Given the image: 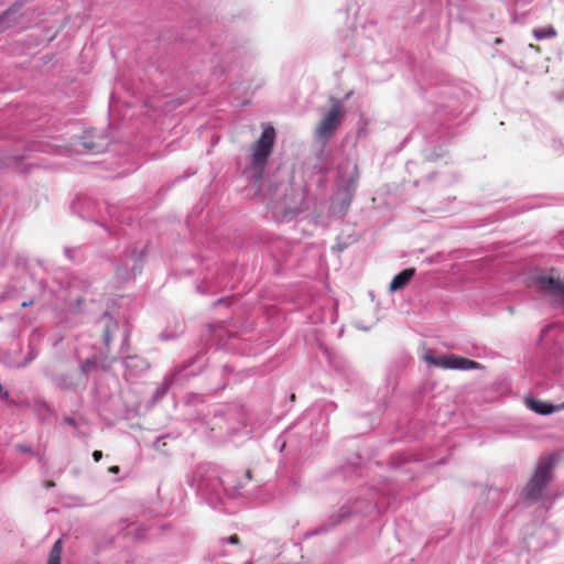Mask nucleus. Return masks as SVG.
I'll return each instance as SVG.
<instances>
[{"instance_id": "nucleus-1", "label": "nucleus", "mask_w": 564, "mask_h": 564, "mask_svg": "<svg viewBox=\"0 0 564 564\" xmlns=\"http://www.w3.org/2000/svg\"><path fill=\"white\" fill-rule=\"evenodd\" d=\"M419 465L417 460L410 459L403 454L392 455L389 460L390 476L379 487H359L347 503L329 514L326 522L307 535L326 533L355 514L368 516L373 512L394 510L400 495V486L415 477Z\"/></svg>"}, {"instance_id": "nucleus-2", "label": "nucleus", "mask_w": 564, "mask_h": 564, "mask_svg": "<svg viewBox=\"0 0 564 564\" xmlns=\"http://www.w3.org/2000/svg\"><path fill=\"white\" fill-rule=\"evenodd\" d=\"M13 265L15 275L11 278L6 288H0V301L13 297L15 293L28 288L25 278L36 283L44 296L55 305L63 304L70 313L85 314V297L75 294L76 290L87 291L89 282L82 280L66 271H59L54 274L51 281L35 280L30 271L29 260L25 254L17 252L13 254Z\"/></svg>"}, {"instance_id": "nucleus-3", "label": "nucleus", "mask_w": 564, "mask_h": 564, "mask_svg": "<svg viewBox=\"0 0 564 564\" xmlns=\"http://www.w3.org/2000/svg\"><path fill=\"white\" fill-rule=\"evenodd\" d=\"M251 470L247 469L242 477L225 470L214 464H203L187 477V484L196 490L197 496L210 508L229 512L227 500L242 496L246 485L251 480Z\"/></svg>"}, {"instance_id": "nucleus-4", "label": "nucleus", "mask_w": 564, "mask_h": 564, "mask_svg": "<svg viewBox=\"0 0 564 564\" xmlns=\"http://www.w3.org/2000/svg\"><path fill=\"white\" fill-rule=\"evenodd\" d=\"M327 425L328 419L318 409H307L275 438L273 447L285 457L307 458L327 442Z\"/></svg>"}, {"instance_id": "nucleus-5", "label": "nucleus", "mask_w": 564, "mask_h": 564, "mask_svg": "<svg viewBox=\"0 0 564 564\" xmlns=\"http://www.w3.org/2000/svg\"><path fill=\"white\" fill-rule=\"evenodd\" d=\"M177 7L182 10L181 20L186 24V32L182 34H174L171 31H165L161 36V42H182L184 44L191 43L188 51L191 54L196 55L202 51V62L209 59V55L214 57L221 56L223 48L216 50V44L209 43L210 53L206 52L205 41L206 21L202 17L203 8L197 6V0H183L177 3Z\"/></svg>"}, {"instance_id": "nucleus-6", "label": "nucleus", "mask_w": 564, "mask_h": 564, "mask_svg": "<svg viewBox=\"0 0 564 564\" xmlns=\"http://www.w3.org/2000/svg\"><path fill=\"white\" fill-rule=\"evenodd\" d=\"M39 145L25 138L15 126L8 122L0 112V171L12 170L25 174L32 165L31 153L39 151Z\"/></svg>"}, {"instance_id": "nucleus-7", "label": "nucleus", "mask_w": 564, "mask_h": 564, "mask_svg": "<svg viewBox=\"0 0 564 564\" xmlns=\"http://www.w3.org/2000/svg\"><path fill=\"white\" fill-rule=\"evenodd\" d=\"M460 113L462 110L456 105H441L435 110L430 130L424 134L422 155L425 161L433 162L445 156L447 142L453 138V122Z\"/></svg>"}, {"instance_id": "nucleus-8", "label": "nucleus", "mask_w": 564, "mask_h": 564, "mask_svg": "<svg viewBox=\"0 0 564 564\" xmlns=\"http://www.w3.org/2000/svg\"><path fill=\"white\" fill-rule=\"evenodd\" d=\"M200 427L214 441H230L246 429L243 409L237 404L220 405L202 417Z\"/></svg>"}, {"instance_id": "nucleus-9", "label": "nucleus", "mask_w": 564, "mask_h": 564, "mask_svg": "<svg viewBox=\"0 0 564 564\" xmlns=\"http://www.w3.org/2000/svg\"><path fill=\"white\" fill-rule=\"evenodd\" d=\"M268 198L275 214L292 220L308 209L303 193L294 189L285 182H267Z\"/></svg>"}, {"instance_id": "nucleus-10", "label": "nucleus", "mask_w": 564, "mask_h": 564, "mask_svg": "<svg viewBox=\"0 0 564 564\" xmlns=\"http://www.w3.org/2000/svg\"><path fill=\"white\" fill-rule=\"evenodd\" d=\"M359 180V170L356 161L346 159L337 166L336 192L332 197V212L345 216L355 197Z\"/></svg>"}, {"instance_id": "nucleus-11", "label": "nucleus", "mask_w": 564, "mask_h": 564, "mask_svg": "<svg viewBox=\"0 0 564 564\" xmlns=\"http://www.w3.org/2000/svg\"><path fill=\"white\" fill-rule=\"evenodd\" d=\"M557 459L558 456L555 453L539 458L531 477L521 491L523 502L534 505L543 499L545 489L553 481Z\"/></svg>"}, {"instance_id": "nucleus-12", "label": "nucleus", "mask_w": 564, "mask_h": 564, "mask_svg": "<svg viewBox=\"0 0 564 564\" xmlns=\"http://www.w3.org/2000/svg\"><path fill=\"white\" fill-rule=\"evenodd\" d=\"M207 365V358L204 352H196L189 358L175 365L164 377L162 383L158 386L149 401L151 405L160 402L174 384L187 381L189 378L197 376Z\"/></svg>"}, {"instance_id": "nucleus-13", "label": "nucleus", "mask_w": 564, "mask_h": 564, "mask_svg": "<svg viewBox=\"0 0 564 564\" xmlns=\"http://www.w3.org/2000/svg\"><path fill=\"white\" fill-rule=\"evenodd\" d=\"M148 256V245L129 246L115 261V276L119 284L133 281L141 274Z\"/></svg>"}, {"instance_id": "nucleus-14", "label": "nucleus", "mask_w": 564, "mask_h": 564, "mask_svg": "<svg viewBox=\"0 0 564 564\" xmlns=\"http://www.w3.org/2000/svg\"><path fill=\"white\" fill-rule=\"evenodd\" d=\"M237 268L229 264H216L207 270L204 278L196 284L197 293L202 295H215L225 290L235 288L234 275Z\"/></svg>"}, {"instance_id": "nucleus-15", "label": "nucleus", "mask_w": 564, "mask_h": 564, "mask_svg": "<svg viewBox=\"0 0 564 564\" xmlns=\"http://www.w3.org/2000/svg\"><path fill=\"white\" fill-rule=\"evenodd\" d=\"M275 138V129L268 124L263 128L261 135L253 145L250 160V173L254 183L261 181L263 177L265 166L274 147Z\"/></svg>"}, {"instance_id": "nucleus-16", "label": "nucleus", "mask_w": 564, "mask_h": 564, "mask_svg": "<svg viewBox=\"0 0 564 564\" xmlns=\"http://www.w3.org/2000/svg\"><path fill=\"white\" fill-rule=\"evenodd\" d=\"M275 138V129L268 124L263 128L261 135L253 145L250 160V173L254 183L261 181L263 177L265 166L274 147Z\"/></svg>"}, {"instance_id": "nucleus-17", "label": "nucleus", "mask_w": 564, "mask_h": 564, "mask_svg": "<svg viewBox=\"0 0 564 564\" xmlns=\"http://www.w3.org/2000/svg\"><path fill=\"white\" fill-rule=\"evenodd\" d=\"M275 138V129L268 124L263 128L261 135L253 145L250 160V173L254 183L261 181L263 177L265 166L274 147Z\"/></svg>"}, {"instance_id": "nucleus-18", "label": "nucleus", "mask_w": 564, "mask_h": 564, "mask_svg": "<svg viewBox=\"0 0 564 564\" xmlns=\"http://www.w3.org/2000/svg\"><path fill=\"white\" fill-rule=\"evenodd\" d=\"M423 359L426 364L443 369L463 371L484 369L480 362L455 354L436 355L434 351L427 350Z\"/></svg>"}, {"instance_id": "nucleus-19", "label": "nucleus", "mask_w": 564, "mask_h": 564, "mask_svg": "<svg viewBox=\"0 0 564 564\" xmlns=\"http://www.w3.org/2000/svg\"><path fill=\"white\" fill-rule=\"evenodd\" d=\"M111 138L106 130L89 129L77 137L74 145L79 154H99L107 151Z\"/></svg>"}, {"instance_id": "nucleus-20", "label": "nucleus", "mask_w": 564, "mask_h": 564, "mask_svg": "<svg viewBox=\"0 0 564 564\" xmlns=\"http://www.w3.org/2000/svg\"><path fill=\"white\" fill-rule=\"evenodd\" d=\"M555 269L549 271H539L530 275L531 284L540 292L553 297L561 299L564 302V280L555 276Z\"/></svg>"}, {"instance_id": "nucleus-21", "label": "nucleus", "mask_w": 564, "mask_h": 564, "mask_svg": "<svg viewBox=\"0 0 564 564\" xmlns=\"http://www.w3.org/2000/svg\"><path fill=\"white\" fill-rule=\"evenodd\" d=\"M270 252L274 260V270L276 274H280L284 269L292 268L291 259L294 253V249L299 248V245H294L285 238L276 237L270 242Z\"/></svg>"}, {"instance_id": "nucleus-22", "label": "nucleus", "mask_w": 564, "mask_h": 564, "mask_svg": "<svg viewBox=\"0 0 564 564\" xmlns=\"http://www.w3.org/2000/svg\"><path fill=\"white\" fill-rule=\"evenodd\" d=\"M370 458L371 455L367 451L358 449L354 457L348 458L347 463L335 473V477L343 478L346 481H352L358 477H362L368 468L367 464L370 463Z\"/></svg>"}, {"instance_id": "nucleus-23", "label": "nucleus", "mask_w": 564, "mask_h": 564, "mask_svg": "<svg viewBox=\"0 0 564 564\" xmlns=\"http://www.w3.org/2000/svg\"><path fill=\"white\" fill-rule=\"evenodd\" d=\"M330 100L332 107L323 117L316 130L317 137L322 140H328L334 134L344 115L343 102L333 97Z\"/></svg>"}, {"instance_id": "nucleus-24", "label": "nucleus", "mask_w": 564, "mask_h": 564, "mask_svg": "<svg viewBox=\"0 0 564 564\" xmlns=\"http://www.w3.org/2000/svg\"><path fill=\"white\" fill-rule=\"evenodd\" d=\"M97 328L101 333L102 344L106 348L110 347V344L117 333L120 330L119 322L105 311L96 322Z\"/></svg>"}, {"instance_id": "nucleus-25", "label": "nucleus", "mask_w": 564, "mask_h": 564, "mask_svg": "<svg viewBox=\"0 0 564 564\" xmlns=\"http://www.w3.org/2000/svg\"><path fill=\"white\" fill-rule=\"evenodd\" d=\"M25 2L15 1L6 11L0 13V32L23 23Z\"/></svg>"}, {"instance_id": "nucleus-26", "label": "nucleus", "mask_w": 564, "mask_h": 564, "mask_svg": "<svg viewBox=\"0 0 564 564\" xmlns=\"http://www.w3.org/2000/svg\"><path fill=\"white\" fill-rule=\"evenodd\" d=\"M540 349L547 362H557L564 355V343L558 339L549 338L542 334Z\"/></svg>"}, {"instance_id": "nucleus-27", "label": "nucleus", "mask_w": 564, "mask_h": 564, "mask_svg": "<svg viewBox=\"0 0 564 564\" xmlns=\"http://www.w3.org/2000/svg\"><path fill=\"white\" fill-rule=\"evenodd\" d=\"M524 403L529 410L539 415H550L564 410V402L554 404L550 401H543L535 397H527Z\"/></svg>"}, {"instance_id": "nucleus-28", "label": "nucleus", "mask_w": 564, "mask_h": 564, "mask_svg": "<svg viewBox=\"0 0 564 564\" xmlns=\"http://www.w3.org/2000/svg\"><path fill=\"white\" fill-rule=\"evenodd\" d=\"M126 370L133 377H138L150 368L149 361L139 355H127L121 357Z\"/></svg>"}, {"instance_id": "nucleus-29", "label": "nucleus", "mask_w": 564, "mask_h": 564, "mask_svg": "<svg viewBox=\"0 0 564 564\" xmlns=\"http://www.w3.org/2000/svg\"><path fill=\"white\" fill-rule=\"evenodd\" d=\"M329 367L344 378H349L352 370L348 360L336 351L325 350Z\"/></svg>"}, {"instance_id": "nucleus-30", "label": "nucleus", "mask_w": 564, "mask_h": 564, "mask_svg": "<svg viewBox=\"0 0 564 564\" xmlns=\"http://www.w3.org/2000/svg\"><path fill=\"white\" fill-rule=\"evenodd\" d=\"M258 53L257 46L250 42L249 40L237 43L230 50H226L225 54L228 58H243V57H254Z\"/></svg>"}, {"instance_id": "nucleus-31", "label": "nucleus", "mask_w": 564, "mask_h": 564, "mask_svg": "<svg viewBox=\"0 0 564 564\" xmlns=\"http://www.w3.org/2000/svg\"><path fill=\"white\" fill-rule=\"evenodd\" d=\"M50 379L52 380L56 389L63 391L76 392L79 388V383L77 382L75 376L72 373H51Z\"/></svg>"}, {"instance_id": "nucleus-32", "label": "nucleus", "mask_w": 564, "mask_h": 564, "mask_svg": "<svg viewBox=\"0 0 564 564\" xmlns=\"http://www.w3.org/2000/svg\"><path fill=\"white\" fill-rule=\"evenodd\" d=\"M415 273V268H405L398 272L390 282V292L395 293L398 291L403 290L414 278Z\"/></svg>"}, {"instance_id": "nucleus-33", "label": "nucleus", "mask_w": 564, "mask_h": 564, "mask_svg": "<svg viewBox=\"0 0 564 564\" xmlns=\"http://www.w3.org/2000/svg\"><path fill=\"white\" fill-rule=\"evenodd\" d=\"M33 412L41 422H47L55 414L53 406L43 398L37 397L33 401Z\"/></svg>"}, {"instance_id": "nucleus-34", "label": "nucleus", "mask_w": 564, "mask_h": 564, "mask_svg": "<svg viewBox=\"0 0 564 564\" xmlns=\"http://www.w3.org/2000/svg\"><path fill=\"white\" fill-rule=\"evenodd\" d=\"M328 169L322 165H315L312 170L310 182H306L305 188L310 191L313 185L317 188H323L327 184Z\"/></svg>"}, {"instance_id": "nucleus-35", "label": "nucleus", "mask_w": 564, "mask_h": 564, "mask_svg": "<svg viewBox=\"0 0 564 564\" xmlns=\"http://www.w3.org/2000/svg\"><path fill=\"white\" fill-rule=\"evenodd\" d=\"M63 542L61 539L56 540L52 545L46 564H62Z\"/></svg>"}, {"instance_id": "nucleus-36", "label": "nucleus", "mask_w": 564, "mask_h": 564, "mask_svg": "<svg viewBox=\"0 0 564 564\" xmlns=\"http://www.w3.org/2000/svg\"><path fill=\"white\" fill-rule=\"evenodd\" d=\"M98 367V358L96 356H91L89 358H86L85 360L80 361L79 364V370L82 376L88 377V375L93 371H95Z\"/></svg>"}, {"instance_id": "nucleus-37", "label": "nucleus", "mask_w": 564, "mask_h": 564, "mask_svg": "<svg viewBox=\"0 0 564 564\" xmlns=\"http://www.w3.org/2000/svg\"><path fill=\"white\" fill-rule=\"evenodd\" d=\"M533 36L538 41H542V40H546V39H552V37L556 36V30L554 29L553 25H546V26H543V28H535L533 30Z\"/></svg>"}, {"instance_id": "nucleus-38", "label": "nucleus", "mask_w": 564, "mask_h": 564, "mask_svg": "<svg viewBox=\"0 0 564 564\" xmlns=\"http://www.w3.org/2000/svg\"><path fill=\"white\" fill-rule=\"evenodd\" d=\"M64 254L69 261L74 263H80L82 261H84L82 247H65Z\"/></svg>"}, {"instance_id": "nucleus-39", "label": "nucleus", "mask_w": 564, "mask_h": 564, "mask_svg": "<svg viewBox=\"0 0 564 564\" xmlns=\"http://www.w3.org/2000/svg\"><path fill=\"white\" fill-rule=\"evenodd\" d=\"M37 356H39L37 348L30 343L29 350H28V354H26L24 360L17 364V368H25L29 364H31L34 359H36Z\"/></svg>"}, {"instance_id": "nucleus-40", "label": "nucleus", "mask_w": 564, "mask_h": 564, "mask_svg": "<svg viewBox=\"0 0 564 564\" xmlns=\"http://www.w3.org/2000/svg\"><path fill=\"white\" fill-rule=\"evenodd\" d=\"M311 409H318V411L329 420V414L337 409V404L333 401H325L321 404L312 406Z\"/></svg>"}, {"instance_id": "nucleus-41", "label": "nucleus", "mask_w": 564, "mask_h": 564, "mask_svg": "<svg viewBox=\"0 0 564 564\" xmlns=\"http://www.w3.org/2000/svg\"><path fill=\"white\" fill-rule=\"evenodd\" d=\"M173 436L171 434H163V435H160L158 436L154 442H153V448L158 452H161V453H167V451L165 449V446H166V440L167 438H172Z\"/></svg>"}, {"instance_id": "nucleus-42", "label": "nucleus", "mask_w": 564, "mask_h": 564, "mask_svg": "<svg viewBox=\"0 0 564 564\" xmlns=\"http://www.w3.org/2000/svg\"><path fill=\"white\" fill-rule=\"evenodd\" d=\"M180 334L181 333L177 332V330L164 329L163 332H161L159 334V339L162 340V341L174 340V339H176L180 336Z\"/></svg>"}, {"instance_id": "nucleus-43", "label": "nucleus", "mask_w": 564, "mask_h": 564, "mask_svg": "<svg viewBox=\"0 0 564 564\" xmlns=\"http://www.w3.org/2000/svg\"><path fill=\"white\" fill-rule=\"evenodd\" d=\"M129 338H130V330L128 326L126 325L122 330V341L120 347V354H123L126 350L129 349Z\"/></svg>"}, {"instance_id": "nucleus-44", "label": "nucleus", "mask_w": 564, "mask_h": 564, "mask_svg": "<svg viewBox=\"0 0 564 564\" xmlns=\"http://www.w3.org/2000/svg\"><path fill=\"white\" fill-rule=\"evenodd\" d=\"M232 297L231 296H223V297H219L217 299L214 303H213V306L216 307V306H219V305H225V306H229L231 303H232Z\"/></svg>"}, {"instance_id": "nucleus-45", "label": "nucleus", "mask_w": 564, "mask_h": 564, "mask_svg": "<svg viewBox=\"0 0 564 564\" xmlns=\"http://www.w3.org/2000/svg\"><path fill=\"white\" fill-rule=\"evenodd\" d=\"M15 451L23 453V454H31V455L34 454V451L32 449V447L26 444H17Z\"/></svg>"}, {"instance_id": "nucleus-46", "label": "nucleus", "mask_w": 564, "mask_h": 564, "mask_svg": "<svg viewBox=\"0 0 564 564\" xmlns=\"http://www.w3.org/2000/svg\"><path fill=\"white\" fill-rule=\"evenodd\" d=\"M411 6H412V3H411V2H409V3L406 4V7L402 8L401 10H399V9H398V10H395V11L393 12V18H394V19H397V20H398V19L403 18L404 13L410 12V7H411Z\"/></svg>"}, {"instance_id": "nucleus-47", "label": "nucleus", "mask_w": 564, "mask_h": 564, "mask_svg": "<svg viewBox=\"0 0 564 564\" xmlns=\"http://www.w3.org/2000/svg\"><path fill=\"white\" fill-rule=\"evenodd\" d=\"M552 148L557 153L564 152V145H563V142L561 140L553 139Z\"/></svg>"}, {"instance_id": "nucleus-48", "label": "nucleus", "mask_w": 564, "mask_h": 564, "mask_svg": "<svg viewBox=\"0 0 564 564\" xmlns=\"http://www.w3.org/2000/svg\"><path fill=\"white\" fill-rule=\"evenodd\" d=\"M366 417L369 421V426H368L369 429H373L378 424V422H379L378 415H373L371 413H367Z\"/></svg>"}, {"instance_id": "nucleus-49", "label": "nucleus", "mask_w": 564, "mask_h": 564, "mask_svg": "<svg viewBox=\"0 0 564 564\" xmlns=\"http://www.w3.org/2000/svg\"><path fill=\"white\" fill-rule=\"evenodd\" d=\"M33 456L36 458V460L41 465V467H46L47 462H46L44 455L34 452Z\"/></svg>"}, {"instance_id": "nucleus-50", "label": "nucleus", "mask_w": 564, "mask_h": 564, "mask_svg": "<svg viewBox=\"0 0 564 564\" xmlns=\"http://www.w3.org/2000/svg\"><path fill=\"white\" fill-rule=\"evenodd\" d=\"M223 542H227L229 544H238L240 539L237 534H231L230 536L223 539Z\"/></svg>"}, {"instance_id": "nucleus-51", "label": "nucleus", "mask_w": 564, "mask_h": 564, "mask_svg": "<svg viewBox=\"0 0 564 564\" xmlns=\"http://www.w3.org/2000/svg\"><path fill=\"white\" fill-rule=\"evenodd\" d=\"M10 397V393L8 390L4 389L2 383H0V400L7 401Z\"/></svg>"}, {"instance_id": "nucleus-52", "label": "nucleus", "mask_w": 564, "mask_h": 564, "mask_svg": "<svg viewBox=\"0 0 564 564\" xmlns=\"http://www.w3.org/2000/svg\"><path fill=\"white\" fill-rule=\"evenodd\" d=\"M64 422H65L66 424H68L69 426L74 427V429H76V427H77V422H76V420H75L73 416H70V415H66V416H64Z\"/></svg>"}, {"instance_id": "nucleus-53", "label": "nucleus", "mask_w": 564, "mask_h": 564, "mask_svg": "<svg viewBox=\"0 0 564 564\" xmlns=\"http://www.w3.org/2000/svg\"><path fill=\"white\" fill-rule=\"evenodd\" d=\"M91 456H93V459H94L96 463H98V462H100V460H101V458H102V452H101V451L96 449V451H94V452H93Z\"/></svg>"}, {"instance_id": "nucleus-54", "label": "nucleus", "mask_w": 564, "mask_h": 564, "mask_svg": "<svg viewBox=\"0 0 564 564\" xmlns=\"http://www.w3.org/2000/svg\"><path fill=\"white\" fill-rule=\"evenodd\" d=\"M101 226L105 228V230L109 234V235H113V236H118L119 232L116 231V230H111L109 226L105 225V224H101Z\"/></svg>"}, {"instance_id": "nucleus-55", "label": "nucleus", "mask_w": 564, "mask_h": 564, "mask_svg": "<svg viewBox=\"0 0 564 564\" xmlns=\"http://www.w3.org/2000/svg\"><path fill=\"white\" fill-rule=\"evenodd\" d=\"M108 471H109L110 474H118V473L120 471V467H119V466H117V465L110 466V467L108 468Z\"/></svg>"}, {"instance_id": "nucleus-56", "label": "nucleus", "mask_w": 564, "mask_h": 564, "mask_svg": "<svg viewBox=\"0 0 564 564\" xmlns=\"http://www.w3.org/2000/svg\"><path fill=\"white\" fill-rule=\"evenodd\" d=\"M234 371V368L229 365H224L223 372L224 373H231Z\"/></svg>"}, {"instance_id": "nucleus-57", "label": "nucleus", "mask_w": 564, "mask_h": 564, "mask_svg": "<svg viewBox=\"0 0 564 564\" xmlns=\"http://www.w3.org/2000/svg\"><path fill=\"white\" fill-rule=\"evenodd\" d=\"M32 304H33V300L24 301V302H22L21 307L25 308V307L31 306Z\"/></svg>"}, {"instance_id": "nucleus-58", "label": "nucleus", "mask_w": 564, "mask_h": 564, "mask_svg": "<svg viewBox=\"0 0 564 564\" xmlns=\"http://www.w3.org/2000/svg\"><path fill=\"white\" fill-rule=\"evenodd\" d=\"M107 209H108V214H109V216H110L111 218H116L117 220H119V219L115 216V213H113L112 207H107Z\"/></svg>"}, {"instance_id": "nucleus-59", "label": "nucleus", "mask_w": 564, "mask_h": 564, "mask_svg": "<svg viewBox=\"0 0 564 564\" xmlns=\"http://www.w3.org/2000/svg\"><path fill=\"white\" fill-rule=\"evenodd\" d=\"M44 486H45L46 489H51V488H53L55 486V482L54 481H46Z\"/></svg>"}, {"instance_id": "nucleus-60", "label": "nucleus", "mask_w": 564, "mask_h": 564, "mask_svg": "<svg viewBox=\"0 0 564 564\" xmlns=\"http://www.w3.org/2000/svg\"><path fill=\"white\" fill-rule=\"evenodd\" d=\"M415 165H416V163H415V162H413V161H409V162L406 163V167H408V170H409V171H411V167H412V166H415Z\"/></svg>"}, {"instance_id": "nucleus-61", "label": "nucleus", "mask_w": 564, "mask_h": 564, "mask_svg": "<svg viewBox=\"0 0 564 564\" xmlns=\"http://www.w3.org/2000/svg\"><path fill=\"white\" fill-rule=\"evenodd\" d=\"M495 43H496V44H500V43H502V39H501V37H497V39L495 40Z\"/></svg>"}, {"instance_id": "nucleus-62", "label": "nucleus", "mask_w": 564, "mask_h": 564, "mask_svg": "<svg viewBox=\"0 0 564 564\" xmlns=\"http://www.w3.org/2000/svg\"><path fill=\"white\" fill-rule=\"evenodd\" d=\"M196 212H203V208L197 206L194 208L193 213H196Z\"/></svg>"}, {"instance_id": "nucleus-63", "label": "nucleus", "mask_w": 564, "mask_h": 564, "mask_svg": "<svg viewBox=\"0 0 564 564\" xmlns=\"http://www.w3.org/2000/svg\"><path fill=\"white\" fill-rule=\"evenodd\" d=\"M434 175H435L434 173H430L429 176H427L429 181H432Z\"/></svg>"}, {"instance_id": "nucleus-64", "label": "nucleus", "mask_w": 564, "mask_h": 564, "mask_svg": "<svg viewBox=\"0 0 564 564\" xmlns=\"http://www.w3.org/2000/svg\"><path fill=\"white\" fill-rule=\"evenodd\" d=\"M191 218H192V216H189V217H188V219H187V224H188V225H189V223H191Z\"/></svg>"}]
</instances>
